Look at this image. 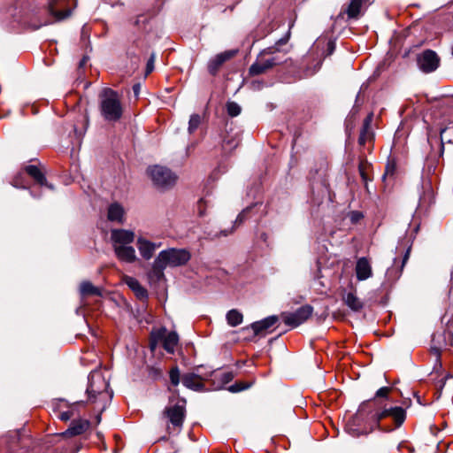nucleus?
I'll return each mask as SVG.
<instances>
[{
    "mask_svg": "<svg viewBox=\"0 0 453 453\" xmlns=\"http://www.w3.org/2000/svg\"><path fill=\"white\" fill-rule=\"evenodd\" d=\"M226 110L228 115L231 117H236L241 113V107L234 102H229L226 104Z\"/></svg>",
    "mask_w": 453,
    "mask_h": 453,
    "instance_id": "35",
    "label": "nucleus"
},
{
    "mask_svg": "<svg viewBox=\"0 0 453 453\" xmlns=\"http://www.w3.org/2000/svg\"><path fill=\"white\" fill-rule=\"evenodd\" d=\"M206 206V201L204 199H200L197 203L198 214L200 216H203L205 214Z\"/></svg>",
    "mask_w": 453,
    "mask_h": 453,
    "instance_id": "38",
    "label": "nucleus"
},
{
    "mask_svg": "<svg viewBox=\"0 0 453 453\" xmlns=\"http://www.w3.org/2000/svg\"><path fill=\"white\" fill-rule=\"evenodd\" d=\"M313 308L311 305H303L293 312H282L280 317L283 322L292 327H297L305 322L312 314Z\"/></svg>",
    "mask_w": 453,
    "mask_h": 453,
    "instance_id": "10",
    "label": "nucleus"
},
{
    "mask_svg": "<svg viewBox=\"0 0 453 453\" xmlns=\"http://www.w3.org/2000/svg\"><path fill=\"white\" fill-rule=\"evenodd\" d=\"M235 55V51L227 50L216 55L208 65V71L211 74L215 75L219 70L220 66L227 60Z\"/></svg>",
    "mask_w": 453,
    "mask_h": 453,
    "instance_id": "18",
    "label": "nucleus"
},
{
    "mask_svg": "<svg viewBox=\"0 0 453 453\" xmlns=\"http://www.w3.org/2000/svg\"><path fill=\"white\" fill-rule=\"evenodd\" d=\"M150 175L154 185L159 188H172L177 180L176 175L168 168L161 165H154L148 169Z\"/></svg>",
    "mask_w": 453,
    "mask_h": 453,
    "instance_id": "9",
    "label": "nucleus"
},
{
    "mask_svg": "<svg viewBox=\"0 0 453 453\" xmlns=\"http://www.w3.org/2000/svg\"><path fill=\"white\" fill-rule=\"evenodd\" d=\"M278 321L277 316H269L260 321L251 324V328L256 335L265 334L271 327H273Z\"/></svg>",
    "mask_w": 453,
    "mask_h": 453,
    "instance_id": "20",
    "label": "nucleus"
},
{
    "mask_svg": "<svg viewBox=\"0 0 453 453\" xmlns=\"http://www.w3.org/2000/svg\"><path fill=\"white\" fill-rule=\"evenodd\" d=\"M342 301L352 311L359 312L364 308L363 301L357 296V291H349L342 296Z\"/></svg>",
    "mask_w": 453,
    "mask_h": 453,
    "instance_id": "21",
    "label": "nucleus"
},
{
    "mask_svg": "<svg viewBox=\"0 0 453 453\" xmlns=\"http://www.w3.org/2000/svg\"><path fill=\"white\" fill-rule=\"evenodd\" d=\"M11 184L18 188H27V186L25 184L24 174L22 173H19L18 174H16L13 177Z\"/></svg>",
    "mask_w": 453,
    "mask_h": 453,
    "instance_id": "34",
    "label": "nucleus"
},
{
    "mask_svg": "<svg viewBox=\"0 0 453 453\" xmlns=\"http://www.w3.org/2000/svg\"><path fill=\"white\" fill-rule=\"evenodd\" d=\"M107 218L110 221L123 223L125 219L124 208L118 203H111L108 208Z\"/></svg>",
    "mask_w": 453,
    "mask_h": 453,
    "instance_id": "26",
    "label": "nucleus"
},
{
    "mask_svg": "<svg viewBox=\"0 0 453 453\" xmlns=\"http://www.w3.org/2000/svg\"><path fill=\"white\" fill-rule=\"evenodd\" d=\"M74 6L75 0H50L47 6L48 18L40 24L34 25V28L38 29L42 26H47L68 18Z\"/></svg>",
    "mask_w": 453,
    "mask_h": 453,
    "instance_id": "6",
    "label": "nucleus"
},
{
    "mask_svg": "<svg viewBox=\"0 0 453 453\" xmlns=\"http://www.w3.org/2000/svg\"><path fill=\"white\" fill-rule=\"evenodd\" d=\"M373 119V114L370 113L366 116L363 122V127L360 132V135L358 138V143L361 146H365L366 143L372 142L373 139V133L372 131V122Z\"/></svg>",
    "mask_w": 453,
    "mask_h": 453,
    "instance_id": "19",
    "label": "nucleus"
},
{
    "mask_svg": "<svg viewBox=\"0 0 453 453\" xmlns=\"http://www.w3.org/2000/svg\"><path fill=\"white\" fill-rule=\"evenodd\" d=\"M136 246L141 256L145 260H150L153 257L156 250L160 247V243L157 244L143 237H138Z\"/></svg>",
    "mask_w": 453,
    "mask_h": 453,
    "instance_id": "15",
    "label": "nucleus"
},
{
    "mask_svg": "<svg viewBox=\"0 0 453 453\" xmlns=\"http://www.w3.org/2000/svg\"><path fill=\"white\" fill-rule=\"evenodd\" d=\"M201 123V117L198 114H193L188 122V132L191 134L195 132Z\"/></svg>",
    "mask_w": 453,
    "mask_h": 453,
    "instance_id": "33",
    "label": "nucleus"
},
{
    "mask_svg": "<svg viewBox=\"0 0 453 453\" xmlns=\"http://www.w3.org/2000/svg\"><path fill=\"white\" fill-rule=\"evenodd\" d=\"M154 61H155V57L154 55H152L150 59L148 60L147 62V66H146V74H149L150 73L153 69H154Z\"/></svg>",
    "mask_w": 453,
    "mask_h": 453,
    "instance_id": "39",
    "label": "nucleus"
},
{
    "mask_svg": "<svg viewBox=\"0 0 453 453\" xmlns=\"http://www.w3.org/2000/svg\"><path fill=\"white\" fill-rule=\"evenodd\" d=\"M111 240L113 248L118 245H129L134 240V233L126 229H112L111 232Z\"/></svg>",
    "mask_w": 453,
    "mask_h": 453,
    "instance_id": "14",
    "label": "nucleus"
},
{
    "mask_svg": "<svg viewBox=\"0 0 453 453\" xmlns=\"http://www.w3.org/2000/svg\"><path fill=\"white\" fill-rule=\"evenodd\" d=\"M358 170H359V173L362 177V180L365 182H367L370 180L369 174H368V172L370 170V165L366 161L362 160L359 163Z\"/></svg>",
    "mask_w": 453,
    "mask_h": 453,
    "instance_id": "32",
    "label": "nucleus"
},
{
    "mask_svg": "<svg viewBox=\"0 0 453 453\" xmlns=\"http://www.w3.org/2000/svg\"><path fill=\"white\" fill-rule=\"evenodd\" d=\"M410 251H411V249L409 248L405 254H404V257H403V265H402V268L404 266L405 263L407 262V260L409 259V257H410Z\"/></svg>",
    "mask_w": 453,
    "mask_h": 453,
    "instance_id": "41",
    "label": "nucleus"
},
{
    "mask_svg": "<svg viewBox=\"0 0 453 453\" xmlns=\"http://www.w3.org/2000/svg\"><path fill=\"white\" fill-rule=\"evenodd\" d=\"M289 39V32L287 36L280 39L276 45L273 47L267 48L266 50L260 52L256 61L250 65L249 73L251 76L260 75L272 69L274 65L279 63V60L273 56L275 52L279 51L278 45L287 43Z\"/></svg>",
    "mask_w": 453,
    "mask_h": 453,
    "instance_id": "5",
    "label": "nucleus"
},
{
    "mask_svg": "<svg viewBox=\"0 0 453 453\" xmlns=\"http://www.w3.org/2000/svg\"><path fill=\"white\" fill-rule=\"evenodd\" d=\"M251 88L252 89H260L263 87V82L258 81H254L251 82Z\"/></svg>",
    "mask_w": 453,
    "mask_h": 453,
    "instance_id": "40",
    "label": "nucleus"
},
{
    "mask_svg": "<svg viewBox=\"0 0 453 453\" xmlns=\"http://www.w3.org/2000/svg\"><path fill=\"white\" fill-rule=\"evenodd\" d=\"M83 403L80 402L69 403L65 400L59 399L53 403V411L59 419L67 421L78 412V408Z\"/></svg>",
    "mask_w": 453,
    "mask_h": 453,
    "instance_id": "12",
    "label": "nucleus"
},
{
    "mask_svg": "<svg viewBox=\"0 0 453 453\" xmlns=\"http://www.w3.org/2000/svg\"><path fill=\"white\" fill-rule=\"evenodd\" d=\"M389 172L393 173V168H391L389 165L387 166V173Z\"/></svg>",
    "mask_w": 453,
    "mask_h": 453,
    "instance_id": "43",
    "label": "nucleus"
},
{
    "mask_svg": "<svg viewBox=\"0 0 453 453\" xmlns=\"http://www.w3.org/2000/svg\"><path fill=\"white\" fill-rule=\"evenodd\" d=\"M214 389H219L234 379L232 372H214L211 374Z\"/></svg>",
    "mask_w": 453,
    "mask_h": 453,
    "instance_id": "24",
    "label": "nucleus"
},
{
    "mask_svg": "<svg viewBox=\"0 0 453 453\" xmlns=\"http://www.w3.org/2000/svg\"><path fill=\"white\" fill-rule=\"evenodd\" d=\"M89 426V423L88 421L87 420H84V419H78V420H73L69 428L65 431L62 435L63 436H76V435H80V434H82L83 433H85L87 431V429L88 428Z\"/></svg>",
    "mask_w": 453,
    "mask_h": 453,
    "instance_id": "23",
    "label": "nucleus"
},
{
    "mask_svg": "<svg viewBox=\"0 0 453 453\" xmlns=\"http://www.w3.org/2000/svg\"><path fill=\"white\" fill-rule=\"evenodd\" d=\"M418 68L426 73L434 72L440 65V58L435 51L426 50L417 58Z\"/></svg>",
    "mask_w": 453,
    "mask_h": 453,
    "instance_id": "11",
    "label": "nucleus"
},
{
    "mask_svg": "<svg viewBox=\"0 0 453 453\" xmlns=\"http://www.w3.org/2000/svg\"><path fill=\"white\" fill-rule=\"evenodd\" d=\"M26 173L31 176L39 185L45 186L50 189L53 187L47 183L46 178L42 172L36 165H27L25 168Z\"/></svg>",
    "mask_w": 453,
    "mask_h": 453,
    "instance_id": "27",
    "label": "nucleus"
},
{
    "mask_svg": "<svg viewBox=\"0 0 453 453\" xmlns=\"http://www.w3.org/2000/svg\"><path fill=\"white\" fill-rule=\"evenodd\" d=\"M168 390L172 395L169 397V405L165 408L163 415L173 428L180 430L186 417V400L180 397L178 389L168 388Z\"/></svg>",
    "mask_w": 453,
    "mask_h": 453,
    "instance_id": "4",
    "label": "nucleus"
},
{
    "mask_svg": "<svg viewBox=\"0 0 453 453\" xmlns=\"http://www.w3.org/2000/svg\"><path fill=\"white\" fill-rule=\"evenodd\" d=\"M190 258V254L185 250L170 249L161 251L152 265L153 273L160 277L166 266H180L186 264Z\"/></svg>",
    "mask_w": 453,
    "mask_h": 453,
    "instance_id": "3",
    "label": "nucleus"
},
{
    "mask_svg": "<svg viewBox=\"0 0 453 453\" xmlns=\"http://www.w3.org/2000/svg\"><path fill=\"white\" fill-rule=\"evenodd\" d=\"M208 378L203 377L202 375L196 372H188L181 376L182 384L191 390L202 391L204 389V382L208 380Z\"/></svg>",
    "mask_w": 453,
    "mask_h": 453,
    "instance_id": "13",
    "label": "nucleus"
},
{
    "mask_svg": "<svg viewBox=\"0 0 453 453\" xmlns=\"http://www.w3.org/2000/svg\"><path fill=\"white\" fill-rule=\"evenodd\" d=\"M160 338L165 351L173 354L179 343L178 334L175 332L165 333V330H164L162 335L160 334Z\"/></svg>",
    "mask_w": 453,
    "mask_h": 453,
    "instance_id": "22",
    "label": "nucleus"
},
{
    "mask_svg": "<svg viewBox=\"0 0 453 453\" xmlns=\"http://www.w3.org/2000/svg\"><path fill=\"white\" fill-rule=\"evenodd\" d=\"M109 382L99 372H93L88 376L87 393L91 403L105 402L111 397L108 391Z\"/></svg>",
    "mask_w": 453,
    "mask_h": 453,
    "instance_id": "7",
    "label": "nucleus"
},
{
    "mask_svg": "<svg viewBox=\"0 0 453 453\" xmlns=\"http://www.w3.org/2000/svg\"><path fill=\"white\" fill-rule=\"evenodd\" d=\"M452 378V375H447L445 379Z\"/></svg>",
    "mask_w": 453,
    "mask_h": 453,
    "instance_id": "44",
    "label": "nucleus"
},
{
    "mask_svg": "<svg viewBox=\"0 0 453 453\" xmlns=\"http://www.w3.org/2000/svg\"><path fill=\"white\" fill-rule=\"evenodd\" d=\"M113 250L117 258L121 262L131 264L137 259L135 250L130 245H118Z\"/></svg>",
    "mask_w": 453,
    "mask_h": 453,
    "instance_id": "17",
    "label": "nucleus"
},
{
    "mask_svg": "<svg viewBox=\"0 0 453 453\" xmlns=\"http://www.w3.org/2000/svg\"><path fill=\"white\" fill-rule=\"evenodd\" d=\"M250 386V383H247L244 381H237L234 384L231 385L228 388V390L232 393H237V392H240V391L249 388Z\"/></svg>",
    "mask_w": 453,
    "mask_h": 453,
    "instance_id": "36",
    "label": "nucleus"
},
{
    "mask_svg": "<svg viewBox=\"0 0 453 453\" xmlns=\"http://www.w3.org/2000/svg\"><path fill=\"white\" fill-rule=\"evenodd\" d=\"M356 276L357 280L363 281L372 276L371 262L367 257H360L356 264Z\"/></svg>",
    "mask_w": 453,
    "mask_h": 453,
    "instance_id": "16",
    "label": "nucleus"
},
{
    "mask_svg": "<svg viewBox=\"0 0 453 453\" xmlns=\"http://www.w3.org/2000/svg\"><path fill=\"white\" fill-rule=\"evenodd\" d=\"M393 391L391 387H382L375 394V397L389 399V394Z\"/></svg>",
    "mask_w": 453,
    "mask_h": 453,
    "instance_id": "37",
    "label": "nucleus"
},
{
    "mask_svg": "<svg viewBox=\"0 0 453 453\" xmlns=\"http://www.w3.org/2000/svg\"><path fill=\"white\" fill-rule=\"evenodd\" d=\"M362 0H351L349 4L347 14L349 18H357L360 12Z\"/></svg>",
    "mask_w": 453,
    "mask_h": 453,
    "instance_id": "30",
    "label": "nucleus"
},
{
    "mask_svg": "<svg viewBox=\"0 0 453 453\" xmlns=\"http://www.w3.org/2000/svg\"><path fill=\"white\" fill-rule=\"evenodd\" d=\"M80 290H81V295H83V296H100L102 295L101 289L95 287L89 281H83L80 286Z\"/></svg>",
    "mask_w": 453,
    "mask_h": 453,
    "instance_id": "28",
    "label": "nucleus"
},
{
    "mask_svg": "<svg viewBox=\"0 0 453 453\" xmlns=\"http://www.w3.org/2000/svg\"><path fill=\"white\" fill-rule=\"evenodd\" d=\"M170 382L173 387H177L181 380L180 372L178 366H173L169 371Z\"/></svg>",
    "mask_w": 453,
    "mask_h": 453,
    "instance_id": "31",
    "label": "nucleus"
},
{
    "mask_svg": "<svg viewBox=\"0 0 453 453\" xmlns=\"http://www.w3.org/2000/svg\"><path fill=\"white\" fill-rule=\"evenodd\" d=\"M243 319L242 314L235 309L230 310L226 313V321L231 326H237L242 324Z\"/></svg>",
    "mask_w": 453,
    "mask_h": 453,
    "instance_id": "29",
    "label": "nucleus"
},
{
    "mask_svg": "<svg viewBox=\"0 0 453 453\" xmlns=\"http://www.w3.org/2000/svg\"><path fill=\"white\" fill-rule=\"evenodd\" d=\"M373 405L374 401L363 403L355 417L348 422L346 429L350 435L358 437L368 434L380 427V422L386 418L393 419L395 427L402 426L406 418L405 410L402 407L378 410L373 409Z\"/></svg>",
    "mask_w": 453,
    "mask_h": 453,
    "instance_id": "1",
    "label": "nucleus"
},
{
    "mask_svg": "<svg viewBox=\"0 0 453 453\" xmlns=\"http://www.w3.org/2000/svg\"><path fill=\"white\" fill-rule=\"evenodd\" d=\"M453 345V334L450 331L442 330L435 332L432 336L430 352L434 356L435 364L434 369L439 371L442 368L441 353L448 346Z\"/></svg>",
    "mask_w": 453,
    "mask_h": 453,
    "instance_id": "8",
    "label": "nucleus"
},
{
    "mask_svg": "<svg viewBox=\"0 0 453 453\" xmlns=\"http://www.w3.org/2000/svg\"><path fill=\"white\" fill-rule=\"evenodd\" d=\"M123 280L139 299L143 300L147 298L148 292L146 288H144L135 278L124 276Z\"/></svg>",
    "mask_w": 453,
    "mask_h": 453,
    "instance_id": "25",
    "label": "nucleus"
},
{
    "mask_svg": "<svg viewBox=\"0 0 453 453\" xmlns=\"http://www.w3.org/2000/svg\"><path fill=\"white\" fill-rule=\"evenodd\" d=\"M245 211L242 212L236 219L235 223L241 224L244 220Z\"/></svg>",
    "mask_w": 453,
    "mask_h": 453,
    "instance_id": "42",
    "label": "nucleus"
},
{
    "mask_svg": "<svg viewBox=\"0 0 453 453\" xmlns=\"http://www.w3.org/2000/svg\"><path fill=\"white\" fill-rule=\"evenodd\" d=\"M100 111L103 118L107 121L116 122L123 114L121 96L111 88H104L100 96Z\"/></svg>",
    "mask_w": 453,
    "mask_h": 453,
    "instance_id": "2",
    "label": "nucleus"
}]
</instances>
